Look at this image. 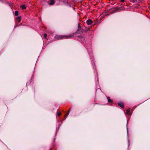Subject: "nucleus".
<instances>
[{"instance_id":"9d476101","label":"nucleus","mask_w":150,"mask_h":150,"mask_svg":"<svg viewBox=\"0 0 150 150\" xmlns=\"http://www.w3.org/2000/svg\"><path fill=\"white\" fill-rule=\"evenodd\" d=\"M47 36V35L46 33H45L43 35V37L45 39H46Z\"/></svg>"},{"instance_id":"2eb2a0df","label":"nucleus","mask_w":150,"mask_h":150,"mask_svg":"<svg viewBox=\"0 0 150 150\" xmlns=\"http://www.w3.org/2000/svg\"><path fill=\"white\" fill-rule=\"evenodd\" d=\"M70 111V110L69 109V111H68V112L67 113V116L68 115Z\"/></svg>"},{"instance_id":"9b49d317","label":"nucleus","mask_w":150,"mask_h":150,"mask_svg":"<svg viewBox=\"0 0 150 150\" xmlns=\"http://www.w3.org/2000/svg\"><path fill=\"white\" fill-rule=\"evenodd\" d=\"M21 7L22 9L23 10L25 9L26 8V7H25V5H23Z\"/></svg>"},{"instance_id":"dca6fc26","label":"nucleus","mask_w":150,"mask_h":150,"mask_svg":"<svg viewBox=\"0 0 150 150\" xmlns=\"http://www.w3.org/2000/svg\"><path fill=\"white\" fill-rule=\"evenodd\" d=\"M128 146H129L130 144L129 141V140H128Z\"/></svg>"},{"instance_id":"f03ea898","label":"nucleus","mask_w":150,"mask_h":150,"mask_svg":"<svg viewBox=\"0 0 150 150\" xmlns=\"http://www.w3.org/2000/svg\"><path fill=\"white\" fill-rule=\"evenodd\" d=\"M86 49L88 50V52L89 53V54L90 56V57L91 58L92 60V63L93 64H93H94V62H93V56L92 55V53L91 52L92 50H91V45H90V49L89 50L88 49V47L87 46V45L86 46Z\"/></svg>"},{"instance_id":"20e7f679","label":"nucleus","mask_w":150,"mask_h":150,"mask_svg":"<svg viewBox=\"0 0 150 150\" xmlns=\"http://www.w3.org/2000/svg\"><path fill=\"white\" fill-rule=\"evenodd\" d=\"M118 105L122 108L124 107V104L123 102H119L118 103Z\"/></svg>"},{"instance_id":"f3484780","label":"nucleus","mask_w":150,"mask_h":150,"mask_svg":"<svg viewBox=\"0 0 150 150\" xmlns=\"http://www.w3.org/2000/svg\"><path fill=\"white\" fill-rule=\"evenodd\" d=\"M124 1V0H121V1L122 2H123Z\"/></svg>"},{"instance_id":"f8f14e48","label":"nucleus","mask_w":150,"mask_h":150,"mask_svg":"<svg viewBox=\"0 0 150 150\" xmlns=\"http://www.w3.org/2000/svg\"><path fill=\"white\" fill-rule=\"evenodd\" d=\"M90 31V28H86L85 29L86 32H88Z\"/></svg>"},{"instance_id":"f257e3e1","label":"nucleus","mask_w":150,"mask_h":150,"mask_svg":"<svg viewBox=\"0 0 150 150\" xmlns=\"http://www.w3.org/2000/svg\"><path fill=\"white\" fill-rule=\"evenodd\" d=\"M73 35H56L54 37V39L55 40H60L63 39H68L70 38L73 37Z\"/></svg>"},{"instance_id":"7ed1b4c3","label":"nucleus","mask_w":150,"mask_h":150,"mask_svg":"<svg viewBox=\"0 0 150 150\" xmlns=\"http://www.w3.org/2000/svg\"><path fill=\"white\" fill-rule=\"evenodd\" d=\"M86 23L88 25H90L93 23V21L91 19H88L86 21Z\"/></svg>"},{"instance_id":"ddd939ff","label":"nucleus","mask_w":150,"mask_h":150,"mask_svg":"<svg viewBox=\"0 0 150 150\" xmlns=\"http://www.w3.org/2000/svg\"><path fill=\"white\" fill-rule=\"evenodd\" d=\"M61 115V113L60 112H57V116H59Z\"/></svg>"},{"instance_id":"0eeeda50","label":"nucleus","mask_w":150,"mask_h":150,"mask_svg":"<svg viewBox=\"0 0 150 150\" xmlns=\"http://www.w3.org/2000/svg\"><path fill=\"white\" fill-rule=\"evenodd\" d=\"M55 3L54 1V0H51L49 4L50 5H52L54 4Z\"/></svg>"},{"instance_id":"4468645a","label":"nucleus","mask_w":150,"mask_h":150,"mask_svg":"<svg viewBox=\"0 0 150 150\" xmlns=\"http://www.w3.org/2000/svg\"><path fill=\"white\" fill-rule=\"evenodd\" d=\"M128 125V120L127 121V135H128V127L127 126Z\"/></svg>"},{"instance_id":"6e6552de","label":"nucleus","mask_w":150,"mask_h":150,"mask_svg":"<svg viewBox=\"0 0 150 150\" xmlns=\"http://www.w3.org/2000/svg\"><path fill=\"white\" fill-rule=\"evenodd\" d=\"M126 113L127 115H130V112L129 109H127L126 111Z\"/></svg>"},{"instance_id":"aec40b11","label":"nucleus","mask_w":150,"mask_h":150,"mask_svg":"<svg viewBox=\"0 0 150 150\" xmlns=\"http://www.w3.org/2000/svg\"><path fill=\"white\" fill-rule=\"evenodd\" d=\"M18 26V25H15V27H17Z\"/></svg>"},{"instance_id":"a211bd4d","label":"nucleus","mask_w":150,"mask_h":150,"mask_svg":"<svg viewBox=\"0 0 150 150\" xmlns=\"http://www.w3.org/2000/svg\"><path fill=\"white\" fill-rule=\"evenodd\" d=\"M77 32L78 33H80V32H79V31L78 30L77 31Z\"/></svg>"},{"instance_id":"4be33fe9","label":"nucleus","mask_w":150,"mask_h":150,"mask_svg":"<svg viewBox=\"0 0 150 150\" xmlns=\"http://www.w3.org/2000/svg\"><path fill=\"white\" fill-rule=\"evenodd\" d=\"M133 1H135V0H133Z\"/></svg>"},{"instance_id":"1a4fd4ad","label":"nucleus","mask_w":150,"mask_h":150,"mask_svg":"<svg viewBox=\"0 0 150 150\" xmlns=\"http://www.w3.org/2000/svg\"><path fill=\"white\" fill-rule=\"evenodd\" d=\"M15 14L16 16H18V12L17 11H16L15 12Z\"/></svg>"},{"instance_id":"423d86ee","label":"nucleus","mask_w":150,"mask_h":150,"mask_svg":"<svg viewBox=\"0 0 150 150\" xmlns=\"http://www.w3.org/2000/svg\"><path fill=\"white\" fill-rule=\"evenodd\" d=\"M107 98L108 99V102H110L111 103L112 102V101L111 99H110V98L109 97H107Z\"/></svg>"},{"instance_id":"39448f33","label":"nucleus","mask_w":150,"mask_h":150,"mask_svg":"<svg viewBox=\"0 0 150 150\" xmlns=\"http://www.w3.org/2000/svg\"><path fill=\"white\" fill-rule=\"evenodd\" d=\"M16 20H17L18 22V23H19L21 21V16H18L16 18Z\"/></svg>"},{"instance_id":"412c9836","label":"nucleus","mask_w":150,"mask_h":150,"mask_svg":"<svg viewBox=\"0 0 150 150\" xmlns=\"http://www.w3.org/2000/svg\"><path fill=\"white\" fill-rule=\"evenodd\" d=\"M94 69H95V67H93Z\"/></svg>"},{"instance_id":"6ab92c4d","label":"nucleus","mask_w":150,"mask_h":150,"mask_svg":"<svg viewBox=\"0 0 150 150\" xmlns=\"http://www.w3.org/2000/svg\"><path fill=\"white\" fill-rule=\"evenodd\" d=\"M78 29L79 30H82V29H81V28H79Z\"/></svg>"}]
</instances>
